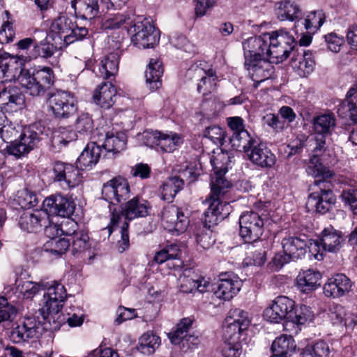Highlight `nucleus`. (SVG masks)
<instances>
[{"label": "nucleus", "mask_w": 357, "mask_h": 357, "mask_svg": "<svg viewBox=\"0 0 357 357\" xmlns=\"http://www.w3.org/2000/svg\"><path fill=\"white\" fill-rule=\"evenodd\" d=\"M336 297L343 296L350 292L351 282L344 274H336Z\"/></svg>", "instance_id": "57"}, {"label": "nucleus", "mask_w": 357, "mask_h": 357, "mask_svg": "<svg viewBox=\"0 0 357 357\" xmlns=\"http://www.w3.org/2000/svg\"><path fill=\"white\" fill-rule=\"evenodd\" d=\"M17 137H19V131L12 125H3L0 128V139L3 143L12 145L17 142Z\"/></svg>", "instance_id": "53"}, {"label": "nucleus", "mask_w": 357, "mask_h": 357, "mask_svg": "<svg viewBox=\"0 0 357 357\" xmlns=\"http://www.w3.org/2000/svg\"><path fill=\"white\" fill-rule=\"evenodd\" d=\"M239 235L245 243H259L264 233V219L257 212H243L239 218Z\"/></svg>", "instance_id": "13"}, {"label": "nucleus", "mask_w": 357, "mask_h": 357, "mask_svg": "<svg viewBox=\"0 0 357 357\" xmlns=\"http://www.w3.org/2000/svg\"><path fill=\"white\" fill-rule=\"evenodd\" d=\"M193 321L190 318H183L177 324L174 331L168 334V337L172 344H179L189 335V329L192 325Z\"/></svg>", "instance_id": "42"}, {"label": "nucleus", "mask_w": 357, "mask_h": 357, "mask_svg": "<svg viewBox=\"0 0 357 357\" xmlns=\"http://www.w3.org/2000/svg\"><path fill=\"white\" fill-rule=\"evenodd\" d=\"M54 40H59V49L65 47L77 40H83L88 34L84 26H78L66 15H60L54 19L50 26ZM57 44V42L55 41Z\"/></svg>", "instance_id": "7"}, {"label": "nucleus", "mask_w": 357, "mask_h": 357, "mask_svg": "<svg viewBox=\"0 0 357 357\" xmlns=\"http://www.w3.org/2000/svg\"><path fill=\"white\" fill-rule=\"evenodd\" d=\"M308 175L314 178L321 177V179L315 180L314 185L319 186L320 193L312 192L306 202V208L308 212L313 211L325 214L333 208L335 204V198L333 192V184L327 181L332 177V172L321 162L319 157L313 154L306 168Z\"/></svg>", "instance_id": "3"}, {"label": "nucleus", "mask_w": 357, "mask_h": 357, "mask_svg": "<svg viewBox=\"0 0 357 357\" xmlns=\"http://www.w3.org/2000/svg\"><path fill=\"white\" fill-rule=\"evenodd\" d=\"M164 69L162 61L158 58H151L145 71L146 84L151 91L162 86L161 77Z\"/></svg>", "instance_id": "30"}, {"label": "nucleus", "mask_w": 357, "mask_h": 357, "mask_svg": "<svg viewBox=\"0 0 357 357\" xmlns=\"http://www.w3.org/2000/svg\"><path fill=\"white\" fill-rule=\"evenodd\" d=\"M281 245L283 252L288 253L293 261L301 259L306 254L307 243L306 238L289 236L282 238Z\"/></svg>", "instance_id": "29"}, {"label": "nucleus", "mask_w": 357, "mask_h": 357, "mask_svg": "<svg viewBox=\"0 0 357 357\" xmlns=\"http://www.w3.org/2000/svg\"><path fill=\"white\" fill-rule=\"evenodd\" d=\"M70 246V239L56 236L51 238L44 244L43 250L55 257H59L66 253Z\"/></svg>", "instance_id": "40"}, {"label": "nucleus", "mask_w": 357, "mask_h": 357, "mask_svg": "<svg viewBox=\"0 0 357 357\" xmlns=\"http://www.w3.org/2000/svg\"><path fill=\"white\" fill-rule=\"evenodd\" d=\"M204 136L211 139L215 144H222L225 141V132L223 129L215 125L206 128Z\"/></svg>", "instance_id": "52"}, {"label": "nucleus", "mask_w": 357, "mask_h": 357, "mask_svg": "<svg viewBox=\"0 0 357 357\" xmlns=\"http://www.w3.org/2000/svg\"><path fill=\"white\" fill-rule=\"evenodd\" d=\"M134 19L130 15L125 13H116L108 17L102 22V27L104 29L113 30L124 26L126 29H130Z\"/></svg>", "instance_id": "41"}, {"label": "nucleus", "mask_w": 357, "mask_h": 357, "mask_svg": "<svg viewBox=\"0 0 357 357\" xmlns=\"http://www.w3.org/2000/svg\"><path fill=\"white\" fill-rule=\"evenodd\" d=\"M159 147L163 152L171 153L183 143L180 135L170 132L169 133L161 132L159 140Z\"/></svg>", "instance_id": "46"}, {"label": "nucleus", "mask_w": 357, "mask_h": 357, "mask_svg": "<svg viewBox=\"0 0 357 357\" xmlns=\"http://www.w3.org/2000/svg\"><path fill=\"white\" fill-rule=\"evenodd\" d=\"M121 220V215L119 213L113 211L111 215L110 222L109 224L99 231L100 234V240L99 241H105L108 239L113 230L117 227L119 221Z\"/></svg>", "instance_id": "56"}, {"label": "nucleus", "mask_w": 357, "mask_h": 357, "mask_svg": "<svg viewBox=\"0 0 357 357\" xmlns=\"http://www.w3.org/2000/svg\"><path fill=\"white\" fill-rule=\"evenodd\" d=\"M264 317L272 323L284 320V330L298 334L301 330V326L312 319L313 313L310 307L305 305L295 307L294 301L285 296H279L265 309Z\"/></svg>", "instance_id": "2"}, {"label": "nucleus", "mask_w": 357, "mask_h": 357, "mask_svg": "<svg viewBox=\"0 0 357 357\" xmlns=\"http://www.w3.org/2000/svg\"><path fill=\"white\" fill-rule=\"evenodd\" d=\"M232 317L227 319L228 324L224 331L225 346L222 350L223 357H240L242 353L239 342L241 333L248 328L250 323L247 313L242 310H234Z\"/></svg>", "instance_id": "5"}, {"label": "nucleus", "mask_w": 357, "mask_h": 357, "mask_svg": "<svg viewBox=\"0 0 357 357\" xmlns=\"http://www.w3.org/2000/svg\"><path fill=\"white\" fill-rule=\"evenodd\" d=\"M272 63H274L268 57L245 59V67L248 71L250 78L255 82V88L271 76L273 73Z\"/></svg>", "instance_id": "19"}, {"label": "nucleus", "mask_w": 357, "mask_h": 357, "mask_svg": "<svg viewBox=\"0 0 357 357\" xmlns=\"http://www.w3.org/2000/svg\"><path fill=\"white\" fill-rule=\"evenodd\" d=\"M22 63L17 58L4 53L0 54V82L15 79L20 73Z\"/></svg>", "instance_id": "31"}, {"label": "nucleus", "mask_w": 357, "mask_h": 357, "mask_svg": "<svg viewBox=\"0 0 357 357\" xmlns=\"http://www.w3.org/2000/svg\"><path fill=\"white\" fill-rule=\"evenodd\" d=\"M291 335H282L275 339L271 345V351L273 354L282 356L290 357L296 351V344L295 340Z\"/></svg>", "instance_id": "34"}, {"label": "nucleus", "mask_w": 357, "mask_h": 357, "mask_svg": "<svg viewBox=\"0 0 357 357\" xmlns=\"http://www.w3.org/2000/svg\"><path fill=\"white\" fill-rule=\"evenodd\" d=\"M321 275L312 268L301 270L296 278V287L302 293L310 294L320 285Z\"/></svg>", "instance_id": "27"}, {"label": "nucleus", "mask_w": 357, "mask_h": 357, "mask_svg": "<svg viewBox=\"0 0 357 357\" xmlns=\"http://www.w3.org/2000/svg\"><path fill=\"white\" fill-rule=\"evenodd\" d=\"M46 221V214L42 211H24L19 220L20 228L27 232H36Z\"/></svg>", "instance_id": "32"}, {"label": "nucleus", "mask_w": 357, "mask_h": 357, "mask_svg": "<svg viewBox=\"0 0 357 357\" xmlns=\"http://www.w3.org/2000/svg\"><path fill=\"white\" fill-rule=\"evenodd\" d=\"M121 54V51L117 47L114 52L109 53L101 60L99 66V75L100 77L109 79L117 74Z\"/></svg>", "instance_id": "33"}, {"label": "nucleus", "mask_w": 357, "mask_h": 357, "mask_svg": "<svg viewBox=\"0 0 357 357\" xmlns=\"http://www.w3.org/2000/svg\"><path fill=\"white\" fill-rule=\"evenodd\" d=\"M47 104L54 117L67 119L77 111V102L74 95L68 91L57 90L47 95Z\"/></svg>", "instance_id": "10"}, {"label": "nucleus", "mask_w": 357, "mask_h": 357, "mask_svg": "<svg viewBox=\"0 0 357 357\" xmlns=\"http://www.w3.org/2000/svg\"><path fill=\"white\" fill-rule=\"evenodd\" d=\"M184 185V181L178 176L167 178L160 187L161 199L167 202H173L176 194L183 188Z\"/></svg>", "instance_id": "37"}, {"label": "nucleus", "mask_w": 357, "mask_h": 357, "mask_svg": "<svg viewBox=\"0 0 357 357\" xmlns=\"http://www.w3.org/2000/svg\"><path fill=\"white\" fill-rule=\"evenodd\" d=\"M257 141L245 129L238 132H234L230 138L231 146L239 151H243L245 154Z\"/></svg>", "instance_id": "39"}, {"label": "nucleus", "mask_w": 357, "mask_h": 357, "mask_svg": "<svg viewBox=\"0 0 357 357\" xmlns=\"http://www.w3.org/2000/svg\"><path fill=\"white\" fill-rule=\"evenodd\" d=\"M332 125H334V119L330 114L321 115L313 119L314 131L321 135L328 133Z\"/></svg>", "instance_id": "51"}, {"label": "nucleus", "mask_w": 357, "mask_h": 357, "mask_svg": "<svg viewBox=\"0 0 357 357\" xmlns=\"http://www.w3.org/2000/svg\"><path fill=\"white\" fill-rule=\"evenodd\" d=\"M14 202L22 208H30L38 204L36 195L26 189L19 190L14 199Z\"/></svg>", "instance_id": "49"}, {"label": "nucleus", "mask_w": 357, "mask_h": 357, "mask_svg": "<svg viewBox=\"0 0 357 357\" xmlns=\"http://www.w3.org/2000/svg\"><path fill=\"white\" fill-rule=\"evenodd\" d=\"M40 41L37 40L36 45H33V55L35 58H42L47 59L51 58L57 51L58 47L56 45L47 41V38H39Z\"/></svg>", "instance_id": "44"}, {"label": "nucleus", "mask_w": 357, "mask_h": 357, "mask_svg": "<svg viewBox=\"0 0 357 357\" xmlns=\"http://www.w3.org/2000/svg\"><path fill=\"white\" fill-rule=\"evenodd\" d=\"M42 287L43 285L40 283L33 282L31 281H25L23 282L22 284L19 285L18 287L24 297L26 298H31L39 291Z\"/></svg>", "instance_id": "58"}, {"label": "nucleus", "mask_w": 357, "mask_h": 357, "mask_svg": "<svg viewBox=\"0 0 357 357\" xmlns=\"http://www.w3.org/2000/svg\"><path fill=\"white\" fill-rule=\"evenodd\" d=\"M42 135L43 132L37 124L31 125L19 133L17 142L6 146L5 150L8 154L20 158L37 146L42 139Z\"/></svg>", "instance_id": "12"}, {"label": "nucleus", "mask_w": 357, "mask_h": 357, "mask_svg": "<svg viewBox=\"0 0 357 357\" xmlns=\"http://www.w3.org/2000/svg\"><path fill=\"white\" fill-rule=\"evenodd\" d=\"M24 96L20 89L9 85L0 92L1 109L6 113H13L23 108Z\"/></svg>", "instance_id": "21"}, {"label": "nucleus", "mask_w": 357, "mask_h": 357, "mask_svg": "<svg viewBox=\"0 0 357 357\" xmlns=\"http://www.w3.org/2000/svg\"><path fill=\"white\" fill-rule=\"evenodd\" d=\"M268 38L269 33H266L245 40L242 43L245 59L268 58Z\"/></svg>", "instance_id": "20"}, {"label": "nucleus", "mask_w": 357, "mask_h": 357, "mask_svg": "<svg viewBox=\"0 0 357 357\" xmlns=\"http://www.w3.org/2000/svg\"><path fill=\"white\" fill-rule=\"evenodd\" d=\"M250 161L261 168H271L276 162L274 153L263 143L257 141L245 154Z\"/></svg>", "instance_id": "24"}, {"label": "nucleus", "mask_w": 357, "mask_h": 357, "mask_svg": "<svg viewBox=\"0 0 357 357\" xmlns=\"http://www.w3.org/2000/svg\"><path fill=\"white\" fill-rule=\"evenodd\" d=\"M130 188L128 181L117 176L108 181L103 185L102 195L105 200L111 203H121L130 197Z\"/></svg>", "instance_id": "18"}, {"label": "nucleus", "mask_w": 357, "mask_h": 357, "mask_svg": "<svg viewBox=\"0 0 357 357\" xmlns=\"http://www.w3.org/2000/svg\"><path fill=\"white\" fill-rule=\"evenodd\" d=\"M206 63L191 67L187 71L186 76L197 81V90L199 93L206 96L212 93L216 87L218 76L216 72L211 66L205 68Z\"/></svg>", "instance_id": "14"}, {"label": "nucleus", "mask_w": 357, "mask_h": 357, "mask_svg": "<svg viewBox=\"0 0 357 357\" xmlns=\"http://www.w3.org/2000/svg\"><path fill=\"white\" fill-rule=\"evenodd\" d=\"M180 255L181 250L178 245L176 244L167 245L156 252L153 257V261L158 264H161L167 260L178 258Z\"/></svg>", "instance_id": "47"}, {"label": "nucleus", "mask_w": 357, "mask_h": 357, "mask_svg": "<svg viewBox=\"0 0 357 357\" xmlns=\"http://www.w3.org/2000/svg\"><path fill=\"white\" fill-rule=\"evenodd\" d=\"M151 206L150 203L141 197L136 196L128 200L121 206V216L126 220L144 218L149 215Z\"/></svg>", "instance_id": "23"}, {"label": "nucleus", "mask_w": 357, "mask_h": 357, "mask_svg": "<svg viewBox=\"0 0 357 357\" xmlns=\"http://www.w3.org/2000/svg\"><path fill=\"white\" fill-rule=\"evenodd\" d=\"M54 181L59 182L64 190L78 186L82 182V175L77 166L56 161L54 164Z\"/></svg>", "instance_id": "15"}, {"label": "nucleus", "mask_w": 357, "mask_h": 357, "mask_svg": "<svg viewBox=\"0 0 357 357\" xmlns=\"http://www.w3.org/2000/svg\"><path fill=\"white\" fill-rule=\"evenodd\" d=\"M278 18L281 21H295L301 17L302 11L299 6L289 0L278 3Z\"/></svg>", "instance_id": "38"}, {"label": "nucleus", "mask_w": 357, "mask_h": 357, "mask_svg": "<svg viewBox=\"0 0 357 357\" xmlns=\"http://www.w3.org/2000/svg\"><path fill=\"white\" fill-rule=\"evenodd\" d=\"M19 81L26 92L32 96H43L54 82V73L50 67L38 66L31 70L20 67Z\"/></svg>", "instance_id": "6"}, {"label": "nucleus", "mask_w": 357, "mask_h": 357, "mask_svg": "<svg viewBox=\"0 0 357 357\" xmlns=\"http://www.w3.org/2000/svg\"><path fill=\"white\" fill-rule=\"evenodd\" d=\"M139 344L138 349L142 353L149 355L154 353L160 344V337L152 331H149L139 338Z\"/></svg>", "instance_id": "43"}, {"label": "nucleus", "mask_w": 357, "mask_h": 357, "mask_svg": "<svg viewBox=\"0 0 357 357\" xmlns=\"http://www.w3.org/2000/svg\"><path fill=\"white\" fill-rule=\"evenodd\" d=\"M127 136L123 132H107L102 144H100L107 152L117 153L125 149Z\"/></svg>", "instance_id": "35"}, {"label": "nucleus", "mask_w": 357, "mask_h": 357, "mask_svg": "<svg viewBox=\"0 0 357 357\" xmlns=\"http://www.w3.org/2000/svg\"><path fill=\"white\" fill-rule=\"evenodd\" d=\"M162 220L169 231L178 235L185 232L189 225V218L182 208L175 205H169L162 211Z\"/></svg>", "instance_id": "17"}, {"label": "nucleus", "mask_w": 357, "mask_h": 357, "mask_svg": "<svg viewBox=\"0 0 357 357\" xmlns=\"http://www.w3.org/2000/svg\"><path fill=\"white\" fill-rule=\"evenodd\" d=\"M75 206L73 198L61 194L52 195L47 197L43 203L46 215H57L63 218L70 217L75 211Z\"/></svg>", "instance_id": "16"}, {"label": "nucleus", "mask_w": 357, "mask_h": 357, "mask_svg": "<svg viewBox=\"0 0 357 357\" xmlns=\"http://www.w3.org/2000/svg\"><path fill=\"white\" fill-rule=\"evenodd\" d=\"M264 120L268 126L277 132L281 131L284 128V121L281 120L279 116L275 114H267L264 117Z\"/></svg>", "instance_id": "63"}, {"label": "nucleus", "mask_w": 357, "mask_h": 357, "mask_svg": "<svg viewBox=\"0 0 357 357\" xmlns=\"http://www.w3.org/2000/svg\"><path fill=\"white\" fill-rule=\"evenodd\" d=\"M196 241L201 248L207 250L213 246L215 239L211 231L203 229L196 234Z\"/></svg>", "instance_id": "54"}, {"label": "nucleus", "mask_w": 357, "mask_h": 357, "mask_svg": "<svg viewBox=\"0 0 357 357\" xmlns=\"http://www.w3.org/2000/svg\"><path fill=\"white\" fill-rule=\"evenodd\" d=\"M47 291L44 294V305L40 309L43 319L51 322L56 317H59V313L63 308V303L67 297L64 286L57 281H52L43 286Z\"/></svg>", "instance_id": "8"}, {"label": "nucleus", "mask_w": 357, "mask_h": 357, "mask_svg": "<svg viewBox=\"0 0 357 357\" xmlns=\"http://www.w3.org/2000/svg\"><path fill=\"white\" fill-rule=\"evenodd\" d=\"M160 137H161V132L160 131L145 130L141 135L140 139L146 146L153 147L159 146Z\"/></svg>", "instance_id": "59"}, {"label": "nucleus", "mask_w": 357, "mask_h": 357, "mask_svg": "<svg viewBox=\"0 0 357 357\" xmlns=\"http://www.w3.org/2000/svg\"><path fill=\"white\" fill-rule=\"evenodd\" d=\"M325 16L323 10L312 11L305 20V29L310 33H315L324 24Z\"/></svg>", "instance_id": "48"}, {"label": "nucleus", "mask_w": 357, "mask_h": 357, "mask_svg": "<svg viewBox=\"0 0 357 357\" xmlns=\"http://www.w3.org/2000/svg\"><path fill=\"white\" fill-rule=\"evenodd\" d=\"M342 200L348 204L352 211L357 208V190L356 189H349L348 190L344 191L341 195Z\"/></svg>", "instance_id": "64"}, {"label": "nucleus", "mask_w": 357, "mask_h": 357, "mask_svg": "<svg viewBox=\"0 0 357 357\" xmlns=\"http://www.w3.org/2000/svg\"><path fill=\"white\" fill-rule=\"evenodd\" d=\"M178 281L180 283L179 289L181 292L188 294L195 291V279L184 274L183 275L180 276Z\"/></svg>", "instance_id": "62"}, {"label": "nucleus", "mask_w": 357, "mask_h": 357, "mask_svg": "<svg viewBox=\"0 0 357 357\" xmlns=\"http://www.w3.org/2000/svg\"><path fill=\"white\" fill-rule=\"evenodd\" d=\"M116 89L111 82H103L95 89L93 100L101 108L107 109L116 102Z\"/></svg>", "instance_id": "26"}, {"label": "nucleus", "mask_w": 357, "mask_h": 357, "mask_svg": "<svg viewBox=\"0 0 357 357\" xmlns=\"http://www.w3.org/2000/svg\"><path fill=\"white\" fill-rule=\"evenodd\" d=\"M48 36L47 33L44 31H38L33 33L32 37L26 38L20 40L17 43L18 49L25 50L29 49L31 45H36L37 40H39V38H47Z\"/></svg>", "instance_id": "60"}, {"label": "nucleus", "mask_w": 357, "mask_h": 357, "mask_svg": "<svg viewBox=\"0 0 357 357\" xmlns=\"http://www.w3.org/2000/svg\"><path fill=\"white\" fill-rule=\"evenodd\" d=\"M93 129V121L89 114H82L77 119L75 123L76 132L80 138L89 137Z\"/></svg>", "instance_id": "50"}, {"label": "nucleus", "mask_w": 357, "mask_h": 357, "mask_svg": "<svg viewBox=\"0 0 357 357\" xmlns=\"http://www.w3.org/2000/svg\"><path fill=\"white\" fill-rule=\"evenodd\" d=\"M297 43L293 36L282 30L269 33L268 58L274 63H280L293 54L291 65L296 68L301 77H306L314 70L315 62L311 52H304L303 55L295 51Z\"/></svg>", "instance_id": "1"}, {"label": "nucleus", "mask_w": 357, "mask_h": 357, "mask_svg": "<svg viewBox=\"0 0 357 357\" xmlns=\"http://www.w3.org/2000/svg\"><path fill=\"white\" fill-rule=\"evenodd\" d=\"M357 103V84H354L348 91L346 95V100L343 101L338 108L337 112L340 113L347 105V110L349 112V117L353 122L357 123V115L354 114L356 111Z\"/></svg>", "instance_id": "45"}, {"label": "nucleus", "mask_w": 357, "mask_h": 357, "mask_svg": "<svg viewBox=\"0 0 357 357\" xmlns=\"http://www.w3.org/2000/svg\"><path fill=\"white\" fill-rule=\"evenodd\" d=\"M40 326L39 321L34 318L27 317L22 324L17 325L10 331L9 339L15 344L25 342L38 336Z\"/></svg>", "instance_id": "22"}, {"label": "nucleus", "mask_w": 357, "mask_h": 357, "mask_svg": "<svg viewBox=\"0 0 357 357\" xmlns=\"http://www.w3.org/2000/svg\"><path fill=\"white\" fill-rule=\"evenodd\" d=\"M128 31L132 33L131 40L134 45L140 49L152 48L160 40L159 30L146 18L137 22L134 19Z\"/></svg>", "instance_id": "11"}, {"label": "nucleus", "mask_w": 357, "mask_h": 357, "mask_svg": "<svg viewBox=\"0 0 357 357\" xmlns=\"http://www.w3.org/2000/svg\"><path fill=\"white\" fill-rule=\"evenodd\" d=\"M214 174L211 176V192L206 201L209 204L206 212L207 217L215 218V221L223 220L230 213L229 204L223 201L229 192L231 184L225 177L227 172L226 168L213 167Z\"/></svg>", "instance_id": "4"}, {"label": "nucleus", "mask_w": 357, "mask_h": 357, "mask_svg": "<svg viewBox=\"0 0 357 357\" xmlns=\"http://www.w3.org/2000/svg\"><path fill=\"white\" fill-rule=\"evenodd\" d=\"M15 30L13 24L9 22H4L0 30V43H8L12 42L15 38Z\"/></svg>", "instance_id": "61"}, {"label": "nucleus", "mask_w": 357, "mask_h": 357, "mask_svg": "<svg viewBox=\"0 0 357 357\" xmlns=\"http://www.w3.org/2000/svg\"><path fill=\"white\" fill-rule=\"evenodd\" d=\"M102 0H73L72 6L78 12L82 18L92 20L99 14Z\"/></svg>", "instance_id": "36"}, {"label": "nucleus", "mask_w": 357, "mask_h": 357, "mask_svg": "<svg viewBox=\"0 0 357 357\" xmlns=\"http://www.w3.org/2000/svg\"><path fill=\"white\" fill-rule=\"evenodd\" d=\"M335 231L333 227L325 228L321 233L320 244L324 250L333 252L335 250Z\"/></svg>", "instance_id": "55"}, {"label": "nucleus", "mask_w": 357, "mask_h": 357, "mask_svg": "<svg viewBox=\"0 0 357 357\" xmlns=\"http://www.w3.org/2000/svg\"><path fill=\"white\" fill-rule=\"evenodd\" d=\"M241 284V280L234 275L227 273L221 275L216 287L213 288L214 294L220 299L229 301L240 291Z\"/></svg>", "instance_id": "25"}, {"label": "nucleus", "mask_w": 357, "mask_h": 357, "mask_svg": "<svg viewBox=\"0 0 357 357\" xmlns=\"http://www.w3.org/2000/svg\"><path fill=\"white\" fill-rule=\"evenodd\" d=\"M45 227L47 233H52L53 230H55L56 236L65 235L69 236L68 239H70L73 255L82 253L91 246L88 233L82 229L77 230V225L73 220L68 219L62 222L60 227L56 225Z\"/></svg>", "instance_id": "9"}, {"label": "nucleus", "mask_w": 357, "mask_h": 357, "mask_svg": "<svg viewBox=\"0 0 357 357\" xmlns=\"http://www.w3.org/2000/svg\"><path fill=\"white\" fill-rule=\"evenodd\" d=\"M101 154L100 145L98 142H91L86 145L76 161L79 170H89L99 160Z\"/></svg>", "instance_id": "28"}]
</instances>
